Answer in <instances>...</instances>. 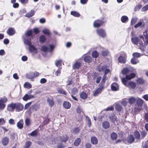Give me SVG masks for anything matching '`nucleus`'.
I'll return each instance as SVG.
<instances>
[{
    "label": "nucleus",
    "mask_w": 148,
    "mask_h": 148,
    "mask_svg": "<svg viewBox=\"0 0 148 148\" xmlns=\"http://www.w3.org/2000/svg\"><path fill=\"white\" fill-rule=\"evenodd\" d=\"M121 81L123 83L130 89H133L136 87V84L135 82L132 81L128 82L125 78H122Z\"/></svg>",
    "instance_id": "nucleus-1"
},
{
    "label": "nucleus",
    "mask_w": 148,
    "mask_h": 148,
    "mask_svg": "<svg viewBox=\"0 0 148 148\" xmlns=\"http://www.w3.org/2000/svg\"><path fill=\"white\" fill-rule=\"evenodd\" d=\"M131 41L133 44L137 45L140 47L143 46V44L142 42L139 40L136 37L132 36L131 38Z\"/></svg>",
    "instance_id": "nucleus-2"
},
{
    "label": "nucleus",
    "mask_w": 148,
    "mask_h": 148,
    "mask_svg": "<svg viewBox=\"0 0 148 148\" xmlns=\"http://www.w3.org/2000/svg\"><path fill=\"white\" fill-rule=\"evenodd\" d=\"M7 101L8 99L5 97H3L0 98V110H2L5 108L6 106L5 103Z\"/></svg>",
    "instance_id": "nucleus-3"
},
{
    "label": "nucleus",
    "mask_w": 148,
    "mask_h": 148,
    "mask_svg": "<svg viewBox=\"0 0 148 148\" xmlns=\"http://www.w3.org/2000/svg\"><path fill=\"white\" fill-rule=\"evenodd\" d=\"M97 34L102 38H105L106 36V34L105 30L102 29H97L96 30Z\"/></svg>",
    "instance_id": "nucleus-4"
},
{
    "label": "nucleus",
    "mask_w": 148,
    "mask_h": 148,
    "mask_svg": "<svg viewBox=\"0 0 148 148\" xmlns=\"http://www.w3.org/2000/svg\"><path fill=\"white\" fill-rule=\"evenodd\" d=\"M68 89L69 93L72 95L76 94L77 93V89L75 88H72L71 86H68Z\"/></svg>",
    "instance_id": "nucleus-5"
},
{
    "label": "nucleus",
    "mask_w": 148,
    "mask_h": 148,
    "mask_svg": "<svg viewBox=\"0 0 148 148\" xmlns=\"http://www.w3.org/2000/svg\"><path fill=\"white\" fill-rule=\"evenodd\" d=\"M143 35L145 39H143V40L145 45H147L148 44V31L147 30L145 31L143 33Z\"/></svg>",
    "instance_id": "nucleus-6"
},
{
    "label": "nucleus",
    "mask_w": 148,
    "mask_h": 148,
    "mask_svg": "<svg viewBox=\"0 0 148 148\" xmlns=\"http://www.w3.org/2000/svg\"><path fill=\"white\" fill-rule=\"evenodd\" d=\"M103 22L101 20H97L95 21L93 23L94 26L95 27H98L102 25Z\"/></svg>",
    "instance_id": "nucleus-7"
},
{
    "label": "nucleus",
    "mask_w": 148,
    "mask_h": 148,
    "mask_svg": "<svg viewBox=\"0 0 148 148\" xmlns=\"http://www.w3.org/2000/svg\"><path fill=\"white\" fill-rule=\"evenodd\" d=\"M23 105L21 103H19L16 104L15 109L16 111H20L23 110Z\"/></svg>",
    "instance_id": "nucleus-8"
},
{
    "label": "nucleus",
    "mask_w": 148,
    "mask_h": 148,
    "mask_svg": "<svg viewBox=\"0 0 148 148\" xmlns=\"http://www.w3.org/2000/svg\"><path fill=\"white\" fill-rule=\"evenodd\" d=\"M134 140V138L132 135H130L125 140V143H132Z\"/></svg>",
    "instance_id": "nucleus-9"
},
{
    "label": "nucleus",
    "mask_w": 148,
    "mask_h": 148,
    "mask_svg": "<svg viewBox=\"0 0 148 148\" xmlns=\"http://www.w3.org/2000/svg\"><path fill=\"white\" fill-rule=\"evenodd\" d=\"M15 103H12L8 105V110L9 111H13L15 109Z\"/></svg>",
    "instance_id": "nucleus-10"
},
{
    "label": "nucleus",
    "mask_w": 148,
    "mask_h": 148,
    "mask_svg": "<svg viewBox=\"0 0 148 148\" xmlns=\"http://www.w3.org/2000/svg\"><path fill=\"white\" fill-rule=\"evenodd\" d=\"M47 102L49 106L51 107L53 106L54 105V101L53 98L51 97L48 98L47 99Z\"/></svg>",
    "instance_id": "nucleus-11"
},
{
    "label": "nucleus",
    "mask_w": 148,
    "mask_h": 148,
    "mask_svg": "<svg viewBox=\"0 0 148 148\" xmlns=\"http://www.w3.org/2000/svg\"><path fill=\"white\" fill-rule=\"evenodd\" d=\"M34 96L33 95H28V94H26L23 97V99L24 101H27L28 99L34 98Z\"/></svg>",
    "instance_id": "nucleus-12"
},
{
    "label": "nucleus",
    "mask_w": 148,
    "mask_h": 148,
    "mask_svg": "<svg viewBox=\"0 0 148 148\" xmlns=\"http://www.w3.org/2000/svg\"><path fill=\"white\" fill-rule=\"evenodd\" d=\"M111 88L112 90L117 91L119 90V86L116 83H114L112 84Z\"/></svg>",
    "instance_id": "nucleus-13"
},
{
    "label": "nucleus",
    "mask_w": 148,
    "mask_h": 148,
    "mask_svg": "<svg viewBox=\"0 0 148 148\" xmlns=\"http://www.w3.org/2000/svg\"><path fill=\"white\" fill-rule=\"evenodd\" d=\"M15 32L14 29L12 28H10L7 31V33L9 36H12L14 35Z\"/></svg>",
    "instance_id": "nucleus-14"
},
{
    "label": "nucleus",
    "mask_w": 148,
    "mask_h": 148,
    "mask_svg": "<svg viewBox=\"0 0 148 148\" xmlns=\"http://www.w3.org/2000/svg\"><path fill=\"white\" fill-rule=\"evenodd\" d=\"M136 103L139 106H141L143 104L144 101L142 99L137 97L136 98Z\"/></svg>",
    "instance_id": "nucleus-15"
},
{
    "label": "nucleus",
    "mask_w": 148,
    "mask_h": 148,
    "mask_svg": "<svg viewBox=\"0 0 148 148\" xmlns=\"http://www.w3.org/2000/svg\"><path fill=\"white\" fill-rule=\"evenodd\" d=\"M135 75H136L134 73H132L130 74L126 75L124 78H125L127 81V80H130L134 78Z\"/></svg>",
    "instance_id": "nucleus-16"
},
{
    "label": "nucleus",
    "mask_w": 148,
    "mask_h": 148,
    "mask_svg": "<svg viewBox=\"0 0 148 148\" xmlns=\"http://www.w3.org/2000/svg\"><path fill=\"white\" fill-rule=\"evenodd\" d=\"M63 107L66 109H68L70 108L71 107V104L69 102L65 101L63 104Z\"/></svg>",
    "instance_id": "nucleus-17"
},
{
    "label": "nucleus",
    "mask_w": 148,
    "mask_h": 148,
    "mask_svg": "<svg viewBox=\"0 0 148 148\" xmlns=\"http://www.w3.org/2000/svg\"><path fill=\"white\" fill-rule=\"evenodd\" d=\"M103 88V87H100L99 88H98L95 92L94 93L93 95L95 96H97L100 93L101 91L102 90Z\"/></svg>",
    "instance_id": "nucleus-18"
},
{
    "label": "nucleus",
    "mask_w": 148,
    "mask_h": 148,
    "mask_svg": "<svg viewBox=\"0 0 148 148\" xmlns=\"http://www.w3.org/2000/svg\"><path fill=\"white\" fill-rule=\"evenodd\" d=\"M91 142L92 144L96 145L98 143V139L96 137L93 136L91 138Z\"/></svg>",
    "instance_id": "nucleus-19"
},
{
    "label": "nucleus",
    "mask_w": 148,
    "mask_h": 148,
    "mask_svg": "<svg viewBox=\"0 0 148 148\" xmlns=\"http://www.w3.org/2000/svg\"><path fill=\"white\" fill-rule=\"evenodd\" d=\"M102 125L103 128L106 129L109 127L110 124L108 121H105L103 122Z\"/></svg>",
    "instance_id": "nucleus-20"
},
{
    "label": "nucleus",
    "mask_w": 148,
    "mask_h": 148,
    "mask_svg": "<svg viewBox=\"0 0 148 148\" xmlns=\"http://www.w3.org/2000/svg\"><path fill=\"white\" fill-rule=\"evenodd\" d=\"M23 120H21L17 124V127L20 129H22L23 127Z\"/></svg>",
    "instance_id": "nucleus-21"
},
{
    "label": "nucleus",
    "mask_w": 148,
    "mask_h": 148,
    "mask_svg": "<svg viewBox=\"0 0 148 148\" xmlns=\"http://www.w3.org/2000/svg\"><path fill=\"white\" fill-rule=\"evenodd\" d=\"M126 58L122 56H120L118 58V61L121 63L124 64L126 62Z\"/></svg>",
    "instance_id": "nucleus-22"
},
{
    "label": "nucleus",
    "mask_w": 148,
    "mask_h": 148,
    "mask_svg": "<svg viewBox=\"0 0 148 148\" xmlns=\"http://www.w3.org/2000/svg\"><path fill=\"white\" fill-rule=\"evenodd\" d=\"M9 138L7 137L4 138L2 140V143L3 145H6L8 143Z\"/></svg>",
    "instance_id": "nucleus-23"
},
{
    "label": "nucleus",
    "mask_w": 148,
    "mask_h": 148,
    "mask_svg": "<svg viewBox=\"0 0 148 148\" xmlns=\"http://www.w3.org/2000/svg\"><path fill=\"white\" fill-rule=\"evenodd\" d=\"M81 63L78 62H76L73 65V68L74 69H79Z\"/></svg>",
    "instance_id": "nucleus-24"
},
{
    "label": "nucleus",
    "mask_w": 148,
    "mask_h": 148,
    "mask_svg": "<svg viewBox=\"0 0 148 148\" xmlns=\"http://www.w3.org/2000/svg\"><path fill=\"white\" fill-rule=\"evenodd\" d=\"M29 50L31 52L35 53H37V50L34 47L31 45L29 46Z\"/></svg>",
    "instance_id": "nucleus-25"
},
{
    "label": "nucleus",
    "mask_w": 148,
    "mask_h": 148,
    "mask_svg": "<svg viewBox=\"0 0 148 148\" xmlns=\"http://www.w3.org/2000/svg\"><path fill=\"white\" fill-rule=\"evenodd\" d=\"M84 61L87 63H89L92 61V58L89 56H86L84 58Z\"/></svg>",
    "instance_id": "nucleus-26"
},
{
    "label": "nucleus",
    "mask_w": 148,
    "mask_h": 148,
    "mask_svg": "<svg viewBox=\"0 0 148 148\" xmlns=\"http://www.w3.org/2000/svg\"><path fill=\"white\" fill-rule=\"evenodd\" d=\"M115 109L118 111H121L123 109L122 107L118 103L115 104Z\"/></svg>",
    "instance_id": "nucleus-27"
},
{
    "label": "nucleus",
    "mask_w": 148,
    "mask_h": 148,
    "mask_svg": "<svg viewBox=\"0 0 148 148\" xmlns=\"http://www.w3.org/2000/svg\"><path fill=\"white\" fill-rule=\"evenodd\" d=\"M34 14V11L33 10H32L31 11L27 13L25 16L27 17H30L32 16H33Z\"/></svg>",
    "instance_id": "nucleus-28"
},
{
    "label": "nucleus",
    "mask_w": 148,
    "mask_h": 148,
    "mask_svg": "<svg viewBox=\"0 0 148 148\" xmlns=\"http://www.w3.org/2000/svg\"><path fill=\"white\" fill-rule=\"evenodd\" d=\"M110 137L113 140H115L117 137V134L115 132H113L111 134Z\"/></svg>",
    "instance_id": "nucleus-29"
},
{
    "label": "nucleus",
    "mask_w": 148,
    "mask_h": 148,
    "mask_svg": "<svg viewBox=\"0 0 148 148\" xmlns=\"http://www.w3.org/2000/svg\"><path fill=\"white\" fill-rule=\"evenodd\" d=\"M109 118L113 122L116 121L117 119L114 114H112L110 116Z\"/></svg>",
    "instance_id": "nucleus-30"
},
{
    "label": "nucleus",
    "mask_w": 148,
    "mask_h": 148,
    "mask_svg": "<svg viewBox=\"0 0 148 148\" xmlns=\"http://www.w3.org/2000/svg\"><path fill=\"white\" fill-rule=\"evenodd\" d=\"M145 25L143 23L141 22H139L134 25V27L135 28H137L138 27L141 26V27H143Z\"/></svg>",
    "instance_id": "nucleus-31"
},
{
    "label": "nucleus",
    "mask_w": 148,
    "mask_h": 148,
    "mask_svg": "<svg viewBox=\"0 0 148 148\" xmlns=\"http://www.w3.org/2000/svg\"><path fill=\"white\" fill-rule=\"evenodd\" d=\"M136 99L133 97H132L129 98L128 99V102L130 103L133 104L135 103Z\"/></svg>",
    "instance_id": "nucleus-32"
},
{
    "label": "nucleus",
    "mask_w": 148,
    "mask_h": 148,
    "mask_svg": "<svg viewBox=\"0 0 148 148\" xmlns=\"http://www.w3.org/2000/svg\"><path fill=\"white\" fill-rule=\"evenodd\" d=\"M106 69V66H98L97 68V70L99 72H101L102 71H104V70Z\"/></svg>",
    "instance_id": "nucleus-33"
},
{
    "label": "nucleus",
    "mask_w": 148,
    "mask_h": 148,
    "mask_svg": "<svg viewBox=\"0 0 148 148\" xmlns=\"http://www.w3.org/2000/svg\"><path fill=\"white\" fill-rule=\"evenodd\" d=\"M26 77L29 79H32L34 78L33 72H30L27 73L26 75Z\"/></svg>",
    "instance_id": "nucleus-34"
},
{
    "label": "nucleus",
    "mask_w": 148,
    "mask_h": 148,
    "mask_svg": "<svg viewBox=\"0 0 148 148\" xmlns=\"http://www.w3.org/2000/svg\"><path fill=\"white\" fill-rule=\"evenodd\" d=\"M128 20V18L125 16H123L121 18V21L123 23H125Z\"/></svg>",
    "instance_id": "nucleus-35"
},
{
    "label": "nucleus",
    "mask_w": 148,
    "mask_h": 148,
    "mask_svg": "<svg viewBox=\"0 0 148 148\" xmlns=\"http://www.w3.org/2000/svg\"><path fill=\"white\" fill-rule=\"evenodd\" d=\"M24 86L25 88L29 89L32 88V85L29 82H26L24 84Z\"/></svg>",
    "instance_id": "nucleus-36"
},
{
    "label": "nucleus",
    "mask_w": 148,
    "mask_h": 148,
    "mask_svg": "<svg viewBox=\"0 0 148 148\" xmlns=\"http://www.w3.org/2000/svg\"><path fill=\"white\" fill-rule=\"evenodd\" d=\"M46 40V38L45 36L42 35L39 38V41L40 42H43L45 41Z\"/></svg>",
    "instance_id": "nucleus-37"
},
{
    "label": "nucleus",
    "mask_w": 148,
    "mask_h": 148,
    "mask_svg": "<svg viewBox=\"0 0 148 148\" xmlns=\"http://www.w3.org/2000/svg\"><path fill=\"white\" fill-rule=\"evenodd\" d=\"M80 97L83 99H85L87 98V96L85 93L82 92L80 94Z\"/></svg>",
    "instance_id": "nucleus-38"
},
{
    "label": "nucleus",
    "mask_w": 148,
    "mask_h": 148,
    "mask_svg": "<svg viewBox=\"0 0 148 148\" xmlns=\"http://www.w3.org/2000/svg\"><path fill=\"white\" fill-rule=\"evenodd\" d=\"M71 14L72 15L77 17H79L80 16L79 14L76 12L71 11Z\"/></svg>",
    "instance_id": "nucleus-39"
},
{
    "label": "nucleus",
    "mask_w": 148,
    "mask_h": 148,
    "mask_svg": "<svg viewBox=\"0 0 148 148\" xmlns=\"http://www.w3.org/2000/svg\"><path fill=\"white\" fill-rule=\"evenodd\" d=\"M119 102L124 106H126L127 103V101H126V99H123L121 101H120Z\"/></svg>",
    "instance_id": "nucleus-40"
},
{
    "label": "nucleus",
    "mask_w": 148,
    "mask_h": 148,
    "mask_svg": "<svg viewBox=\"0 0 148 148\" xmlns=\"http://www.w3.org/2000/svg\"><path fill=\"white\" fill-rule=\"evenodd\" d=\"M81 140L79 138L77 139L74 142V145L75 146H78L80 144Z\"/></svg>",
    "instance_id": "nucleus-41"
},
{
    "label": "nucleus",
    "mask_w": 148,
    "mask_h": 148,
    "mask_svg": "<svg viewBox=\"0 0 148 148\" xmlns=\"http://www.w3.org/2000/svg\"><path fill=\"white\" fill-rule=\"evenodd\" d=\"M134 136L135 138L136 139H139L140 137V134L139 132L136 131L135 132L134 134Z\"/></svg>",
    "instance_id": "nucleus-42"
},
{
    "label": "nucleus",
    "mask_w": 148,
    "mask_h": 148,
    "mask_svg": "<svg viewBox=\"0 0 148 148\" xmlns=\"http://www.w3.org/2000/svg\"><path fill=\"white\" fill-rule=\"evenodd\" d=\"M58 92L61 94H62L64 95H66L65 92L62 88H59L58 90Z\"/></svg>",
    "instance_id": "nucleus-43"
},
{
    "label": "nucleus",
    "mask_w": 148,
    "mask_h": 148,
    "mask_svg": "<svg viewBox=\"0 0 148 148\" xmlns=\"http://www.w3.org/2000/svg\"><path fill=\"white\" fill-rule=\"evenodd\" d=\"M99 55L98 53L96 51H93L92 53V56L94 58H97Z\"/></svg>",
    "instance_id": "nucleus-44"
},
{
    "label": "nucleus",
    "mask_w": 148,
    "mask_h": 148,
    "mask_svg": "<svg viewBox=\"0 0 148 148\" xmlns=\"http://www.w3.org/2000/svg\"><path fill=\"white\" fill-rule=\"evenodd\" d=\"M138 18L136 17L133 18H132L131 21V24L132 25H134L137 21Z\"/></svg>",
    "instance_id": "nucleus-45"
},
{
    "label": "nucleus",
    "mask_w": 148,
    "mask_h": 148,
    "mask_svg": "<svg viewBox=\"0 0 148 148\" xmlns=\"http://www.w3.org/2000/svg\"><path fill=\"white\" fill-rule=\"evenodd\" d=\"M129 69L127 68H125L122 71V73L123 75L127 74L129 72Z\"/></svg>",
    "instance_id": "nucleus-46"
},
{
    "label": "nucleus",
    "mask_w": 148,
    "mask_h": 148,
    "mask_svg": "<svg viewBox=\"0 0 148 148\" xmlns=\"http://www.w3.org/2000/svg\"><path fill=\"white\" fill-rule=\"evenodd\" d=\"M132 63L133 64H136L138 62V61L135 58L133 57L131 60Z\"/></svg>",
    "instance_id": "nucleus-47"
},
{
    "label": "nucleus",
    "mask_w": 148,
    "mask_h": 148,
    "mask_svg": "<svg viewBox=\"0 0 148 148\" xmlns=\"http://www.w3.org/2000/svg\"><path fill=\"white\" fill-rule=\"evenodd\" d=\"M143 148H148V140L143 143Z\"/></svg>",
    "instance_id": "nucleus-48"
},
{
    "label": "nucleus",
    "mask_w": 148,
    "mask_h": 148,
    "mask_svg": "<svg viewBox=\"0 0 148 148\" xmlns=\"http://www.w3.org/2000/svg\"><path fill=\"white\" fill-rule=\"evenodd\" d=\"M24 42L25 44L29 45V46L31 45V42L30 40L27 39H24Z\"/></svg>",
    "instance_id": "nucleus-49"
},
{
    "label": "nucleus",
    "mask_w": 148,
    "mask_h": 148,
    "mask_svg": "<svg viewBox=\"0 0 148 148\" xmlns=\"http://www.w3.org/2000/svg\"><path fill=\"white\" fill-rule=\"evenodd\" d=\"M133 57L135 58H138L140 56V53H134L133 54Z\"/></svg>",
    "instance_id": "nucleus-50"
},
{
    "label": "nucleus",
    "mask_w": 148,
    "mask_h": 148,
    "mask_svg": "<svg viewBox=\"0 0 148 148\" xmlns=\"http://www.w3.org/2000/svg\"><path fill=\"white\" fill-rule=\"evenodd\" d=\"M25 125L27 126H29L31 124V121L29 119H27L25 121Z\"/></svg>",
    "instance_id": "nucleus-51"
},
{
    "label": "nucleus",
    "mask_w": 148,
    "mask_h": 148,
    "mask_svg": "<svg viewBox=\"0 0 148 148\" xmlns=\"http://www.w3.org/2000/svg\"><path fill=\"white\" fill-rule=\"evenodd\" d=\"M43 32L45 34L49 35L50 34V32L49 29H45L42 30Z\"/></svg>",
    "instance_id": "nucleus-52"
},
{
    "label": "nucleus",
    "mask_w": 148,
    "mask_h": 148,
    "mask_svg": "<svg viewBox=\"0 0 148 148\" xmlns=\"http://www.w3.org/2000/svg\"><path fill=\"white\" fill-rule=\"evenodd\" d=\"M62 62V61L61 60H56L55 62L56 65V66H59L61 65Z\"/></svg>",
    "instance_id": "nucleus-53"
},
{
    "label": "nucleus",
    "mask_w": 148,
    "mask_h": 148,
    "mask_svg": "<svg viewBox=\"0 0 148 148\" xmlns=\"http://www.w3.org/2000/svg\"><path fill=\"white\" fill-rule=\"evenodd\" d=\"M77 112L79 114L81 113L82 112V110L81 109L80 106H78L76 108Z\"/></svg>",
    "instance_id": "nucleus-54"
},
{
    "label": "nucleus",
    "mask_w": 148,
    "mask_h": 148,
    "mask_svg": "<svg viewBox=\"0 0 148 148\" xmlns=\"http://www.w3.org/2000/svg\"><path fill=\"white\" fill-rule=\"evenodd\" d=\"M136 82L137 83L140 84H142L144 82L143 79L141 78L138 79L136 80Z\"/></svg>",
    "instance_id": "nucleus-55"
},
{
    "label": "nucleus",
    "mask_w": 148,
    "mask_h": 148,
    "mask_svg": "<svg viewBox=\"0 0 148 148\" xmlns=\"http://www.w3.org/2000/svg\"><path fill=\"white\" fill-rule=\"evenodd\" d=\"M55 46L54 45H49V51L50 52H52L53 50L54 49Z\"/></svg>",
    "instance_id": "nucleus-56"
},
{
    "label": "nucleus",
    "mask_w": 148,
    "mask_h": 148,
    "mask_svg": "<svg viewBox=\"0 0 148 148\" xmlns=\"http://www.w3.org/2000/svg\"><path fill=\"white\" fill-rule=\"evenodd\" d=\"M9 123L10 125H14L15 124V122L13 119H10L9 120Z\"/></svg>",
    "instance_id": "nucleus-57"
},
{
    "label": "nucleus",
    "mask_w": 148,
    "mask_h": 148,
    "mask_svg": "<svg viewBox=\"0 0 148 148\" xmlns=\"http://www.w3.org/2000/svg\"><path fill=\"white\" fill-rule=\"evenodd\" d=\"M11 138L12 139L14 140L16 138V139H17V135L15 133L12 134L11 135Z\"/></svg>",
    "instance_id": "nucleus-58"
},
{
    "label": "nucleus",
    "mask_w": 148,
    "mask_h": 148,
    "mask_svg": "<svg viewBox=\"0 0 148 148\" xmlns=\"http://www.w3.org/2000/svg\"><path fill=\"white\" fill-rule=\"evenodd\" d=\"M68 139V137L66 136H65L63 137V138L62 140V141L63 142H66Z\"/></svg>",
    "instance_id": "nucleus-59"
},
{
    "label": "nucleus",
    "mask_w": 148,
    "mask_h": 148,
    "mask_svg": "<svg viewBox=\"0 0 148 148\" xmlns=\"http://www.w3.org/2000/svg\"><path fill=\"white\" fill-rule=\"evenodd\" d=\"M31 142H27L25 144V148H28L31 145Z\"/></svg>",
    "instance_id": "nucleus-60"
},
{
    "label": "nucleus",
    "mask_w": 148,
    "mask_h": 148,
    "mask_svg": "<svg viewBox=\"0 0 148 148\" xmlns=\"http://www.w3.org/2000/svg\"><path fill=\"white\" fill-rule=\"evenodd\" d=\"M41 50L43 51L46 52L48 50V48L45 46H43L41 47Z\"/></svg>",
    "instance_id": "nucleus-61"
},
{
    "label": "nucleus",
    "mask_w": 148,
    "mask_h": 148,
    "mask_svg": "<svg viewBox=\"0 0 148 148\" xmlns=\"http://www.w3.org/2000/svg\"><path fill=\"white\" fill-rule=\"evenodd\" d=\"M37 131L36 130H34L29 135L32 136H34L37 135Z\"/></svg>",
    "instance_id": "nucleus-62"
},
{
    "label": "nucleus",
    "mask_w": 148,
    "mask_h": 148,
    "mask_svg": "<svg viewBox=\"0 0 148 148\" xmlns=\"http://www.w3.org/2000/svg\"><path fill=\"white\" fill-rule=\"evenodd\" d=\"M114 110V107L112 106H111L108 107L105 109V110L106 111H113Z\"/></svg>",
    "instance_id": "nucleus-63"
},
{
    "label": "nucleus",
    "mask_w": 148,
    "mask_h": 148,
    "mask_svg": "<svg viewBox=\"0 0 148 148\" xmlns=\"http://www.w3.org/2000/svg\"><path fill=\"white\" fill-rule=\"evenodd\" d=\"M142 97L145 101H148V94H146L143 95Z\"/></svg>",
    "instance_id": "nucleus-64"
}]
</instances>
